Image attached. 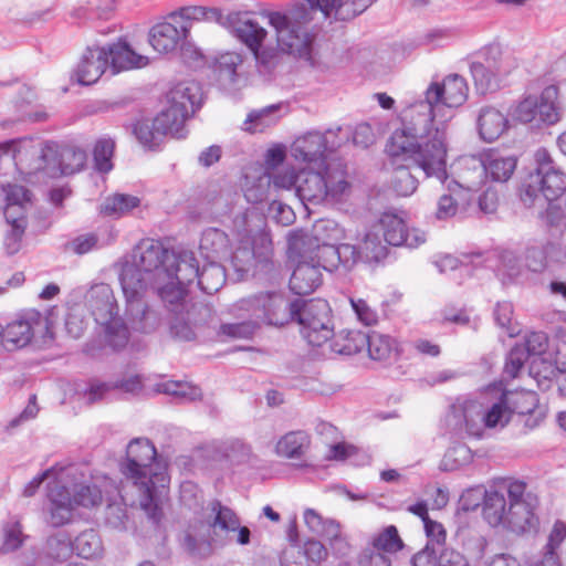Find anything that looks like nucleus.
Here are the masks:
<instances>
[{"instance_id":"obj_1","label":"nucleus","mask_w":566,"mask_h":566,"mask_svg":"<svg viewBox=\"0 0 566 566\" xmlns=\"http://www.w3.org/2000/svg\"><path fill=\"white\" fill-rule=\"evenodd\" d=\"M467 81L450 74L440 82H432L424 91V98L408 105L402 112V128L391 135L389 151L392 155H406L416 160L427 174L439 177L444 175V157L447 156V133L444 117L440 125L436 118L446 108L461 106L468 98Z\"/></svg>"},{"instance_id":"obj_2","label":"nucleus","mask_w":566,"mask_h":566,"mask_svg":"<svg viewBox=\"0 0 566 566\" xmlns=\"http://www.w3.org/2000/svg\"><path fill=\"white\" fill-rule=\"evenodd\" d=\"M122 471L132 480V486L138 495L140 509L155 524L163 516V502L167 495L166 475L157 462L155 446L143 438L134 439L126 450V463Z\"/></svg>"},{"instance_id":"obj_3","label":"nucleus","mask_w":566,"mask_h":566,"mask_svg":"<svg viewBox=\"0 0 566 566\" xmlns=\"http://www.w3.org/2000/svg\"><path fill=\"white\" fill-rule=\"evenodd\" d=\"M534 499L526 493V484L503 480L485 491L482 515L489 525L503 526L522 533L534 525Z\"/></svg>"},{"instance_id":"obj_4","label":"nucleus","mask_w":566,"mask_h":566,"mask_svg":"<svg viewBox=\"0 0 566 566\" xmlns=\"http://www.w3.org/2000/svg\"><path fill=\"white\" fill-rule=\"evenodd\" d=\"M171 251L160 241L142 240L133 251L132 261L123 265L119 281L124 296L143 295L149 285L160 284L170 277L168 266Z\"/></svg>"},{"instance_id":"obj_5","label":"nucleus","mask_w":566,"mask_h":566,"mask_svg":"<svg viewBox=\"0 0 566 566\" xmlns=\"http://www.w3.org/2000/svg\"><path fill=\"white\" fill-rule=\"evenodd\" d=\"M262 17L268 19L273 29L277 49L281 53L298 57H308L315 39L312 27L313 10L300 3L285 11H264Z\"/></svg>"},{"instance_id":"obj_6","label":"nucleus","mask_w":566,"mask_h":566,"mask_svg":"<svg viewBox=\"0 0 566 566\" xmlns=\"http://www.w3.org/2000/svg\"><path fill=\"white\" fill-rule=\"evenodd\" d=\"M349 187L345 166L331 161L323 170L304 168L297 171L295 195L304 205H318L325 200H339Z\"/></svg>"},{"instance_id":"obj_7","label":"nucleus","mask_w":566,"mask_h":566,"mask_svg":"<svg viewBox=\"0 0 566 566\" xmlns=\"http://www.w3.org/2000/svg\"><path fill=\"white\" fill-rule=\"evenodd\" d=\"M536 168L523 180L520 199L527 208L542 201H554L566 190V174L555 164L546 148H538L534 154Z\"/></svg>"},{"instance_id":"obj_8","label":"nucleus","mask_w":566,"mask_h":566,"mask_svg":"<svg viewBox=\"0 0 566 566\" xmlns=\"http://www.w3.org/2000/svg\"><path fill=\"white\" fill-rule=\"evenodd\" d=\"M294 321L301 326V333L312 346H322L333 336L329 304L322 298L295 300Z\"/></svg>"},{"instance_id":"obj_9","label":"nucleus","mask_w":566,"mask_h":566,"mask_svg":"<svg viewBox=\"0 0 566 566\" xmlns=\"http://www.w3.org/2000/svg\"><path fill=\"white\" fill-rule=\"evenodd\" d=\"M294 321L301 326V333L312 346H322L333 336L329 304L322 298L295 300Z\"/></svg>"},{"instance_id":"obj_10","label":"nucleus","mask_w":566,"mask_h":566,"mask_svg":"<svg viewBox=\"0 0 566 566\" xmlns=\"http://www.w3.org/2000/svg\"><path fill=\"white\" fill-rule=\"evenodd\" d=\"M516 67L517 62L513 55L492 45L484 50L482 61L471 63L470 71L476 90L485 94L497 90L501 81Z\"/></svg>"},{"instance_id":"obj_11","label":"nucleus","mask_w":566,"mask_h":566,"mask_svg":"<svg viewBox=\"0 0 566 566\" xmlns=\"http://www.w3.org/2000/svg\"><path fill=\"white\" fill-rule=\"evenodd\" d=\"M240 310L248 312L258 324L283 326L294 321V301L289 302L280 293H260L239 302Z\"/></svg>"},{"instance_id":"obj_12","label":"nucleus","mask_w":566,"mask_h":566,"mask_svg":"<svg viewBox=\"0 0 566 566\" xmlns=\"http://www.w3.org/2000/svg\"><path fill=\"white\" fill-rule=\"evenodd\" d=\"M287 254L290 259H306L328 272L339 266L336 243L315 241L303 230L291 231L287 235Z\"/></svg>"},{"instance_id":"obj_13","label":"nucleus","mask_w":566,"mask_h":566,"mask_svg":"<svg viewBox=\"0 0 566 566\" xmlns=\"http://www.w3.org/2000/svg\"><path fill=\"white\" fill-rule=\"evenodd\" d=\"M0 150L12 154L17 165L24 166L29 171H39L52 167L57 157V144L41 143L32 139L10 140L0 145Z\"/></svg>"},{"instance_id":"obj_14","label":"nucleus","mask_w":566,"mask_h":566,"mask_svg":"<svg viewBox=\"0 0 566 566\" xmlns=\"http://www.w3.org/2000/svg\"><path fill=\"white\" fill-rule=\"evenodd\" d=\"M208 523L212 530V536L226 542V545L234 541L239 545H248L251 541V531L247 526H241V521L237 513L220 501L214 500L209 503Z\"/></svg>"},{"instance_id":"obj_15","label":"nucleus","mask_w":566,"mask_h":566,"mask_svg":"<svg viewBox=\"0 0 566 566\" xmlns=\"http://www.w3.org/2000/svg\"><path fill=\"white\" fill-rule=\"evenodd\" d=\"M272 252L271 239L264 233H259L251 241L241 242L231 255V265L238 277L243 279L253 269H266Z\"/></svg>"},{"instance_id":"obj_16","label":"nucleus","mask_w":566,"mask_h":566,"mask_svg":"<svg viewBox=\"0 0 566 566\" xmlns=\"http://www.w3.org/2000/svg\"><path fill=\"white\" fill-rule=\"evenodd\" d=\"M332 137H335L333 130H327L325 134L310 132L293 143L292 155L296 160L322 168L327 164L325 163L326 154L340 146Z\"/></svg>"},{"instance_id":"obj_17","label":"nucleus","mask_w":566,"mask_h":566,"mask_svg":"<svg viewBox=\"0 0 566 566\" xmlns=\"http://www.w3.org/2000/svg\"><path fill=\"white\" fill-rule=\"evenodd\" d=\"M534 396L528 392H504L497 402L484 409L486 428L504 427L512 413L524 415L534 408Z\"/></svg>"},{"instance_id":"obj_18","label":"nucleus","mask_w":566,"mask_h":566,"mask_svg":"<svg viewBox=\"0 0 566 566\" xmlns=\"http://www.w3.org/2000/svg\"><path fill=\"white\" fill-rule=\"evenodd\" d=\"M375 226L384 237V241L392 247L406 245L415 249L427 240L423 231L409 230L402 217L395 212H384Z\"/></svg>"},{"instance_id":"obj_19","label":"nucleus","mask_w":566,"mask_h":566,"mask_svg":"<svg viewBox=\"0 0 566 566\" xmlns=\"http://www.w3.org/2000/svg\"><path fill=\"white\" fill-rule=\"evenodd\" d=\"M391 137L388 139L386 145V151L391 158V165L394 167L391 177L389 180L391 189L401 197H408L412 195L418 187V179L410 172L409 165H415L420 168L427 177H436L440 182H444L448 179L447 175V156L444 157V175L439 177L434 174H427V171L413 159L408 158L406 155H392L389 151V144Z\"/></svg>"},{"instance_id":"obj_20","label":"nucleus","mask_w":566,"mask_h":566,"mask_svg":"<svg viewBox=\"0 0 566 566\" xmlns=\"http://www.w3.org/2000/svg\"><path fill=\"white\" fill-rule=\"evenodd\" d=\"M48 517L46 522L52 527H61L69 524L73 517V506L71 490L63 481V476H56L55 481L48 484Z\"/></svg>"},{"instance_id":"obj_21","label":"nucleus","mask_w":566,"mask_h":566,"mask_svg":"<svg viewBox=\"0 0 566 566\" xmlns=\"http://www.w3.org/2000/svg\"><path fill=\"white\" fill-rule=\"evenodd\" d=\"M42 324L39 312H30L17 317L2 327V346L7 350H15L25 347L34 336L36 327Z\"/></svg>"},{"instance_id":"obj_22","label":"nucleus","mask_w":566,"mask_h":566,"mask_svg":"<svg viewBox=\"0 0 566 566\" xmlns=\"http://www.w3.org/2000/svg\"><path fill=\"white\" fill-rule=\"evenodd\" d=\"M458 180L451 185L463 190L472 199V192L480 188L486 180V165L484 153L470 155L459 160Z\"/></svg>"},{"instance_id":"obj_23","label":"nucleus","mask_w":566,"mask_h":566,"mask_svg":"<svg viewBox=\"0 0 566 566\" xmlns=\"http://www.w3.org/2000/svg\"><path fill=\"white\" fill-rule=\"evenodd\" d=\"M166 99L172 109H177L190 118L202 105V87L196 81H182L168 91Z\"/></svg>"},{"instance_id":"obj_24","label":"nucleus","mask_w":566,"mask_h":566,"mask_svg":"<svg viewBox=\"0 0 566 566\" xmlns=\"http://www.w3.org/2000/svg\"><path fill=\"white\" fill-rule=\"evenodd\" d=\"M85 304L98 324L106 323L118 313L113 289L106 283L92 285L85 295Z\"/></svg>"},{"instance_id":"obj_25","label":"nucleus","mask_w":566,"mask_h":566,"mask_svg":"<svg viewBox=\"0 0 566 566\" xmlns=\"http://www.w3.org/2000/svg\"><path fill=\"white\" fill-rule=\"evenodd\" d=\"M107 66L105 48H87L74 71V76L80 84L92 85L101 78Z\"/></svg>"},{"instance_id":"obj_26","label":"nucleus","mask_w":566,"mask_h":566,"mask_svg":"<svg viewBox=\"0 0 566 566\" xmlns=\"http://www.w3.org/2000/svg\"><path fill=\"white\" fill-rule=\"evenodd\" d=\"M104 48L107 56V65L111 67L113 74L144 67L149 63V59L146 55L135 52L125 40L120 39Z\"/></svg>"},{"instance_id":"obj_27","label":"nucleus","mask_w":566,"mask_h":566,"mask_svg":"<svg viewBox=\"0 0 566 566\" xmlns=\"http://www.w3.org/2000/svg\"><path fill=\"white\" fill-rule=\"evenodd\" d=\"M297 172L286 170L272 176L268 170H263L256 178V184L247 186L245 198L250 202L263 201L270 189L271 184L276 188L294 190L296 192Z\"/></svg>"},{"instance_id":"obj_28","label":"nucleus","mask_w":566,"mask_h":566,"mask_svg":"<svg viewBox=\"0 0 566 566\" xmlns=\"http://www.w3.org/2000/svg\"><path fill=\"white\" fill-rule=\"evenodd\" d=\"M144 388L143 378L139 375H130L117 381L101 382L91 380L83 390H78L87 403H94L102 400L107 392L113 389L122 390L126 394L138 395Z\"/></svg>"},{"instance_id":"obj_29","label":"nucleus","mask_w":566,"mask_h":566,"mask_svg":"<svg viewBox=\"0 0 566 566\" xmlns=\"http://www.w3.org/2000/svg\"><path fill=\"white\" fill-rule=\"evenodd\" d=\"M227 22L234 35L244 43L250 51L261 46L268 35V31L248 13L232 12L227 17Z\"/></svg>"},{"instance_id":"obj_30","label":"nucleus","mask_w":566,"mask_h":566,"mask_svg":"<svg viewBox=\"0 0 566 566\" xmlns=\"http://www.w3.org/2000/svg\"><path fill=\"white\" fill-rule=\"evenodd\" d=\"M142 295L126 298V314L130 322L132 328L140 333H153L161 324L163 318L157 310L147 306L140 300Z\"/></svg>"},{"instance_id":"obj_31","label":"nucleus","mask_w":566,"mask_h":566,"mask_svg":"<svg viewBox=\"0 0 566 566\" xmlns=\"http://www.w3.org/2000/svg\"><path fill=\"white\" fill-rule=\"evenodd\" d=\"M189 28L184 22L179 25L171 22L157 23L149 31V43L159 53L171 52L187 36Z\"/></svg>"},{"instance_id":"obj_32","label":"nucleus","mask_w":566,"mask_h":566,"mask_svg":"<svg viewBox=\"0 0 566 566\" xmlns=\"http://www.w3.org/2000/svg\"><path fill=\"white\" fill-rule=\"evenodd\" d=\"M6 198L3 214L6 220H27V213L32 208V193L19 185L0 186V195Z\"/></svg>"},{"instance_id":"obj_33","label":"nucleus","mask_w":566,"mask_h":566,"mask_svg":"<svg viewBox=\"0 0 566 566\" xmlns=\"http://www.w3.org/2000/svg\"><path fill=\"white\" fill-rule=\"evenodd\" d=\"M297 260V264L290 277V289L297 295L313 293L322 283V272L318 266L306 259Z\"/></svg>"},{"instance_id":"obj_34","label":"nucleus","mask_w":566,"mask_h":566,"mask_svg":"<svg viewBox=\"0 0 566 566\" xmlns=\"http://www.w3.org/2000/svg\"><path fill=\"white\" fill-rule=\"evenodd\" d=\"M476 126L480 137L486 143H492L506 132L509 119L500 109L483 106L479 111Z\"/></svg>"},{"instance_id":"obj_35","label":"nucleus","mask_w":566,"mask_h":566,"mask_svg":"<svg viewBox=\"0 0 566 566\" xmlns=\"http://www.w3.org/2000/svg\"><path fill=\"white\" fill-rule=\"evenodd\" d=\"M167 268L170 269V279L185 286L197 281L199 276L200 268L191 251H181L179 253L171 251ZM166 280H169V277Z\"/></svg>"},{"instance_id":"obj_36","label":"nucleus","mask_w":566,"mask_h":566,"mask_svg":"<svg viewBox=\"0 0 566 566\" xmlns=\"http://www.w3.org/2000/svg\"><path fill=\"white\" fill-rule=\"evenodd\" d=\"M208 307L202 304H195L186 313H177L171 319L169 332L171 337L180 342H190L196 338L198 325L197 315L207 314Z\"/></svg>"},{"instance_id":"obj_37","label":"nucleus","mask_w":566,"mask_h":566,"mask_svg":"<svg viewBox=\"0 0 566 566\" xmlns=\"http://www.w3.org/2000/svg\"><path fill=\"white\" fill-rule=\"evenodd\" d=\"M229 238L217 228L206 229L200 238L199 252L205 260H221L228 254Z\"/></svg>"},{"instance_id":"obj_38","label":"nucleus","mask_w":566,"mask_h":566,"mask_svg":"<svg viewBox=\"0 0 566 566\" xmlns=\"http://www.w3.org/2000/svg\"><path fill=\"white\" fill-rule=\"evenodd\" d=\"M486 180L506 182L516 169L517 159L514 156H503L496 150L484 151Z\"/></svg>"},{"instance_id":"obj_39","label":"nucleus","mask_w":566,"mask_h":566,"mask_svg":"<svg viewBox=\"0 0 566 566\" xmlns=\"http://www.w3.org/2000/svg\"><path fill=\"white\" fill-rule=\"evenodd\" d=\"M86 151L73 145L60 147L57 145V157L52 160V168H59L63 175H72L80 171L86 163Z\"/></svg>"},{"instance_id":"obj_40","label":"nucleus","mask_w":566,"mask_h":566,"mask_svg":"<svg viewBox=\"0 0 566 566\" xmlns=\"http://www.w3.org/2000/svg\"><path fill=\"white\" fill-rule=\"evenodd\" d=\"M539 116L545 125H555L562 118L563 107L559 101V90L556 85L546 86L538 95Z\"/></svg>"},{"instance_id":"obj_41","label":"nucleus","mask_w":566,"mask_h":566,"mask_svg":"<svg viewBox=\"0 0 566 566\" xmlns=\"http://www.w3.org/2000/svg\"><path fill=\"white\" fill-rule=\"evenodd\" d=\"M226 283V270L219 263V260H206V263L199 269L197 279L198 286L207 294L218 292Z\"/></svg>"},{"instance_id":"obj_42","label":"nucleus","mask_w":566,"mask_h":566,"mask_svg":"<svg viewBox=\"0 0 566 566\" xmlns=\"http://www.w3.org/2000/svg\"><path fill=\"white\" fill-rule=\"evenodd\" d=\"M154 119L157 125L156 127L164 136L170 135L175 138H184L186 136L185 123L188 117L181 112L172 109L168 104Z\"/></svg>"},{"instance_id":"obj_43","label":"nucleus","mask_w":566,"mask_h":566,"mask_svg":"<svg viewBox=\"0 0 566 566\" xmlns=\"http://www.w3.org/2000/svg\"><path fill=\"white\" fill-rule=\"evenodd\" d=\"M2 543L0 552L3 554L13 553L21 548L29 539V535L23 532V526L19 517L11 516L2 524Z\"/></svg>"},{"instance_id":"obj_44","label":"nucleus","mask_w":566,"mask_h":566,"mask_svg":"<svg viewBox=\"0 0 566 566\" xmlns=\"http://www.w3.org/2000/svg\"><path fill=\"white\" fill-rule=\"evenodd\" d=\"M310 443V436L305 431H291L279 440L276 452L289 459L301 458L308 449Z\"/></svg>"},{"instance_id":"obj_45","label":"nucleus","mask_w":566,"mask_h":566,"mask_svg":"<svg viewBox=\"0 0 566 566\" xmlns=\"http://www.w3.org/2000/svg\"><path fill=\"white\" fill-rule=\"evenodd\" d=\"M368 340L366 342L368 355L374 360H388L397 355V342L388 336L377 332L366 334Z\"/></svg>"},{"instance_id":"obj_46","label":"nucleus","mask_w":566,"mask_h":566,"mask_svg":"<svg viewBox=\"0 0 566 566\" xmlns=\"http://www.w3.org/2000/svg\"><path fill=\"white\" fill-rule=\"evenodd\" d=\"M368 340L366 334L360 331H342L334 336L331 349L340 355H354L359 353Z\"/></svg>"},{"instance_id":"obj_47","label":"nucleus","mask_w":566,"mask_h":566,"mask_svg":"<svg viewBox=\"0 0 566 566\" xmlns=\"http://www.w3.org/2000/svg\"><path fill=\"white\" fill-rule=\"evenodd\" d=\"M243 63V56L237 52H226L214 62V73L223 84H233L239 77L238 69Z\"/></svg>"},{"instance_id":"obj_48","label":"nucleus","mask_w":566,"mask_h":566,"mask_svg":"<svg viewBox=\"0 0 566 566\" xmlns=\"http://www.w3.org/2000/svg\"><path fill=\"white\" fill-rule=\"evenodd\" d=\"M226 542L217 537L207 539H198L191 528L187 530L181 539L182 548L191 556L205 558L212 554L214 547H223Z\"/></svg>"},{"instance_id":"obj_49","label":"nucleus","mask_w":566,"mask_h":566,"mask_svg":"<svg viewBox=\"0 0 566 566\" xmlns=\"http://www.w3.org/2000/svg\"><path fill=\"white\" fill-rule=\"evenodd\" d=\"M451 193L442 195L438 200L436 217L439 220H447L455 216L460 203L470 205L471 198L451 184L448 185Z\"/></svg>"},{"instance_id":"obj_50","label":"nucleus","mask_w":566,"mask_h":566,"mask_svg":"<svg viewBox=\"0 0 566 566\" xmlns=\"http://www.w3.org/2000/svg\"><path fill=\"white\" fill-rule=\"evenodd\" d=\"M73 551L82 558H97L103 554V543L94 530H85L73 542Z\"/></svg>"},{"instance_id":"obj_51","label":"nucleus","mask_w":566,"mask_h":566,"mask_svg":"<svg viewBox=\"0 0 566 566\" xmlns=\"http://www.w3.org/2000/svg\"><path fill=\"white\" fill-rule=\"evenodd\" d=\"M149 287L157 290L159 297L168 307H170V311L184 307L187 286L178 284L175 280L169 279L165 280L160 284L149 285Z\"/></svg>"},{"instance_id":"obj_52","label":"nucleus","mask_w":566,"mask_h":566,"mask_svg":"<svg viewBox=\"0 0 566 566\" xmlns=\"http://www.w3.org/2000/svg\"><path fill=\"white\" fill-rule=\"evenodd\" d=\"M461 415L464 420L465 431L469 436L481 438L484 428V409L476 401H468L464 403Z\"/></svg>"},{"instance_id":"obj_53","label":"nucleus","mask_w":566,"mask_h":566,"mask_svg":"<svg viewBox=\"0 0 566 566\" xmlns=\"http://www.w3.org/2000/svg\"><path fill=\"white\" fill-rule=\"evenodd\" d=\"M384 237L374 226L364 237L360 250L369 261H380L387 256L388 248Z\"/></svg>"},{"instance_id":"obj_54","label":"nucleus","mask_w":566,"mask_h":566,"mask_svg":"<svg viewBox=\"0 0 566 566\" xmlns=\"http://www.w3.org/2000/svg\"><path fill=\"white\" fill-rule=\"evenodd\" d=\"M45 549L48 557L56 562H65L74 552L71 536L64 531L51 535L46 541Z\"/></svg>"},{"instance_id":"obj_55","label":"nucleus","mask_w":566,"mask_h":566,"mask_svg":"<svg viewBox=\"0 0 566 566\" xmlns=\"http://www.w3.org/2000/svg\"><path fill=\"white\" fill-rule=\"evenodd\" d=\"M140 203L139 198L132 195L116 193L105 199L101 211L108 217L118 218Z\"/></svg>"},{"instance_id":"obj_56","label":"nucleus","mask_w":566,"mask_h":566,"mask_svg":"<svg viewBox=\"0 0 566 566\" xmlns=\"http://www.w3.org/2000/svg\"><path fill=\"white\" fill-rule=\"evenodd\" d=\"M514 119L523 124H533L539 126L542 117L539 116L538 95H528L517 103L513 109Z\"/></svg>"},{"instance_id":"obj_57","label":"nucleus","mask_w":566,"mask_h":566,"mask_svg":"<svg viewBox=\"0 0 566 566\" xmlns=\"http://www.w3.org/2000/svg\"><path fill=\"white\" fill-rule=\"evenodd\" d=\"M104 326V335L106 343L114 349H120L126 346L129 339V332L123 319L114 316L106 323H101Z\"/></svg>"},{"instance_id":"obj_58","label":"nucleus","mask_w":566,"mask_h":566,"mask_svg":"<svg viewBox=\"0 0 566 566\" xmlns=\"http://www.w3.org/2000/svg\"><path fill=\"white\" fill-rule=\"evenodd\" d=\"M280 109V104L266 106L260 111L251 112L244 125L249 132H262L264 128L273 125L279 119L276 115Z\"/></svg>"},{"instance_id":"obj_59","label":"nucleus","mask_w":566,"mask_h":566,"mask_svg":"<svg viewBox=\"0 0 566 566\" xmlns=\"http://www.w3.org/2000/svg\"><path fill=\"white\" fill-rule=\"evenodd\" d=\"M373 546L388 555L395 554L403 548V542L395 525H389L373 538Z\"/></svg>"},{"instance_id":"obj_60","label":"nucleus","mask_w":566,"mask_h":566,"mask_svg":"<svg viewBox=\"0 0 566 566\" xmlns=\"http://www.w3.org/2000/svg\"><path fill=\"white\" fill-rule=\"evenodd\" d=\"M541 219L553 235H563L566 232V212L554 201H548Z\"/></svg>"},{"instance_id":"obj_61","label":"nucleus","mask_w":566,"mask_h":566,"mask_svg":"<svg viewBox=\"0 0 566 566\" xmlns=\"http://www.w3.org/2000/svg\"><path fill=\"white\" fill-rule=\"evenodd\" d=\"M73 506L94 507L102 503V491L96 485L75 484L71 491Z\"/></svg>"},{"instance_id":"obj_62","label":"nucleus","mask_w":566,"mask_h":566,"mask_svg":"<svg viewBox=\"0 0 566 566\" xmlns=\"http://www.w3.org/2000/svg\"><path fill=\"white\" fill-rule=\"evenodd\" d=\"M155 119L153 120H139L134 126V134L139 143L149 148L154 149L163 140V133L156 127Z\"/></svg>"},{"instance_id":"obj_63","label":"nucleus","mask_w":566,"mask_h":566,"mask_svg":"<svg viewBox=\"0 0 566 566\" xmlns=\"http://www.w3.org/2000/svg\"><path fill=\"white\" fill-rule=\"evenodd\" d=\"M472 460V451L465 444H455L448 449L442 461L441 467L446 471H454L461 467L470 463Z\"/></svg>"},{"instance_id":"obj_64","label":"nucleus","mask_w":566,"mask_h":566,"mask_svg":"<svg viewBox=\"0 0 566 566\" xmlns=\"http://www.w3.org/2000/svg\"><path fill=\"white\" fill-rule=\"evenodd\" d=\"M344 235L343 229L339 224L331 219H323L317 221L314 224L313 233L310 234L311 238H315V241L319 242H332L336 243Z\"/></svg>"}]
</instances>
